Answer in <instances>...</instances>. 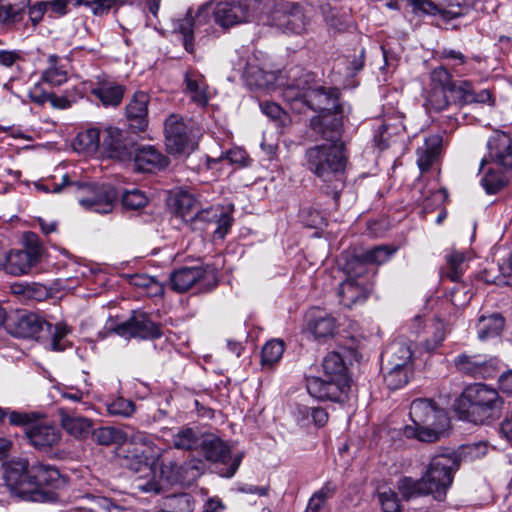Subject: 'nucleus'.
<instances>
[{
    "label": "nucleus",
    "instance_id": "obj_6",
    "mask_svg": "<svg viewBox=\"0 0 512 512\" xmlns=\"http://www.w3.org/2000/svg\"><path fill=\"white\" fill-rule=\"evenodd\" d=\"M44 248L34 233L25 236L23 249H14L5 254L6 273L13 276L29 274L40 263Z\"/></svg>",
    "mask_w": 512,
    "mask_h": 512
},
{
    "label": "nucleus",
    "instance_id": "obj_8",
    "mask_svg": "<svg viewBox=\"0 0 512 512\" xmlns=\"http://www.w3.org/2000/svg\"><path fill=\"white\" fill-rule=\"evenodd\" d=\"M137 150V144L127 131L114 126L102 129V151L111 159L120 162L131 161Z\"/></svg>",
    "mask_w": 512,
    "mask_h": 512
},
{
    "label": "nucleus",
    "instance_id": "obj_11",
    "mask_svg": "<svg viewBox=\"0 0 512 512\" xmlns=\"http://www.w3.org/2000/svg\"><path fill=\"white\" fill-rule=\"evenodd\" d=\"M308 393L321 401L344 402L348 398L350 384L348 380H337L332 377H307Z\"/></svg>",
    "mask_w": 512,
    "mask_h": 512
},
{
    "label": "nucleus",
    "instance_id": "obj_61",
    "mask_svg": "<svg viewBox=\"0 0 512 512\" xmlns=\"http://www.w3.org/2000/svg\"><path fill=\"white\" fill-rule=\"evenodd\" d=\"M428 103L430 107L436 111H443L447 109L451 105L448 91L432 89L428 97Z\"/></svg>",
    "mask_w": 512,
    "mask_h": 512
},
{
    "label": "nucleus",
    "instance_id": "obj_34",
    "mask_svg": "<svg viewBox=\"0 0 512 512\" xmlns=\"http://www.w3.org/2000/svg\"><path fill=\"white\" fill-rule=\"evenodd\" d=\"M77 512H121L120 506L104 496L85 495L74 508Z\"/></svg>",
    "mask_w": 512,
    "mask_h": 512
},
{
    "label": "nucleus",
    "instance_id": "obj_41",
    "mask_svg": "<svg viewBox=\"0 0 512 512\" xmlns=\"http://www.w3.org/2000/svg\"><path fill=\"white\" fill-rule=\"evenodd\" d=\"M74 146L79 151L95 153L102 148V130L97 127H91L78 133Z\"/></svg>",
    "mask_w": 512,
    "mask_h": 512
},
{
    "label": "nucleus",
    "instance_id": "obj_44",
    "mask_svg": "<svg viewBox=\"0 0 512 512\" xmlns=\"http://www.w3.org/2000/svg\"><path fill=\"white\" fill-rule=\"evenodd\" d=\"M66 67L60 64L57 55L52 54L48 57V67L42 74V80L52 86H60L67 81Z\"/></svg>",
    "mask_w": 512,
    "mask_h": 512
},
{
    "label": "nucleus",
    "instance_id": "obj_33",
    "mask_svg": "<svg viewBox=\"0 0 512 512\" xmlns=\"http://www.w3.org/2000/svg\"><path fill=\"white\" fill-rule=\"evenodd\" d=\"M307 328L315 339H327L335 333L336 319L324 311L317 310L311 314Z\"/></svg>",
    "mask_w": 512,
    "mask_h": 512
},
{
    "label": "nucleus",
    "instance_id": "obj_57",
    "mask_svg": "<svg viewBox=\"0 0 512 512\" xmlns=\"http://www.w3.org/2000/svg\"><path fill=\"white\" fill-rule=\"evenodd\" d=\"M148 202V198L146 195L138 190L133 189L130 191H126L122 196V204L125 208L131 210H137L144 207Z\"/></svg>",
    "mask_w": 512,
    "mask_h": 512
},
{
    "label": "nucleus",
    "instance_id": "obj_24",
    "mask_svg": "<svg viewBox=\"0 0 512 512\" xmlns=\"http://www.w3.org/2000/svg\"><path fill=\"white\" fill-rule=\"evenodd\" d=\"M183 92L195 105L205 108L210 101L209 86L204 75L199 71L190 69L184 74Z\"/></svg>",
    "mask_w": 512,
    "mask_h": 512
},
{
    "label": "nucleus",
    "instance_id": "obj_42",
    "mask_svg": "<svg viewBox=\"0 0 512 512\" xmlns=\"http://www.w3.org/2000/svg\"><path fill=\"white\" fill-rule=\"evenodd\" d=\"M504 323V318L499 313L489 316L482 315L477 326L479 339L486 340L498 336L504 327Z\"/></svg>",
    "mask_w": 512,
    "mask_h": 512
},
{
    "label": "nucleus",
    "instance_id": "obj_7",
    "mask_svg": "<svg viewBox=\"0 0 512 512\" xmlns=\"http://www.w3.org/2000/svg\"><path fill=\"white\" fill-rule=\"evenodd\" d=\"M268 24L287 34H302L307 30L309 18L304 7L296 2H277L268 15Z\"/></svg>",
    "mask_w": 512,
    "mask_h": 512
},
{
    "label": "nucleus",
    "instance_id": "obj_58",
    "mask_svg": "<svg viewBox=\"0 0 512 512\" xmlns=\"http://www.w3.org/2000/svg\"><path fill=\"white\" fill-rule=\"evenodd\" d=\"M201 461L191 460L180 465L182 484H190L201 475Z\"/></svg>",
    "mask_w": 512,
    "mask_h": 512
},
{
    "label": "nucleus",
    "instance_id": "obj_12",
    "mask_svg": "<svg viewBox=\"0 0 512 512\" xmlns=\"http://www.w3.org/2000/svg\"><path fill=\"white\" fill-rule=\"evenodd\" d=\"M212 18L214 19V3L207 2L198 8L194 17L189 10L186 17L178 21L177 29L182 34L183 45L187 52H194L193 29L210 23Z\"/></svg>",
    "mask_w": 512,
    "mask_h": 512
},
{
    "label": "nucleus",
    "instance_id": "obj_2",
    "mask_svg": "<svg viewBox=\"0 0 512 512\" xmlns=\"http://www.w3.org/2000/svg\"><path fill=\"white\" fill-rule=\"evenodd\" d=\"M4 480L12 495L25 501L47 502L53 499L50 489L59 486L61 474L55 466L37 463L29 467L27 459L17 458L5 464Z\"/></svg>",
    "mask_w": 512,
    "mask_h": 512
},
{
    "label": "nucleus",
    "instance_id": "obj_51",
    "mask_svg": "<svg viewBox=\"0 0 512 512\" xmlns=\"http://www.w3.org/2000/svg\"><path fill=\"white\" fill-rule=\"evenodd\" d=\"M194 499L188 493L170 495L165 500V508L168 512H192Z\"/></svg>",
    "mask_w": 512,
    "mask_h": 512
},
{
    "label": "nucleus",
    "instance_id": "obj_56",
    "mask_svg": "<svg viewBox=\"0 0 512 512\" xmlns=\"http://www.w3.org/2000/svg\"><path fill=\"white\" fill-rule=\"evenodd\" d=\"M84 187H86V186L83 184V182H79V181L74 182L70 179V177L67 174L63 175L62 181L60 184H53L51 187L49 185H45L42 183L35 184V188L37 190L45 192V193H50V192L60 193L66 188L82 189Z\"/></svg>",
    "mask_w": 512,
    "mask_h": 512
},
{
    "label": "nucleus",
    "instance_id": "obj_39",
    "mask_svg": "<svg viewBox=\"0 0 512 512\" xmlns=\"http://www.w3.org/2000/svg\"><path fill=\"white\" fill-rule=\"evenodd\" d=\"M397 488L401 496L406 500L431 495L432 492V490H429L423 476L419 479L406 476L401 477L397 482Z\"/></svg>",
    "mask_w": 512,
    "mask_h": 512
},
{
    "label": "nucleus",
    "instance_id": "obj_49",
    "mask_svg": "<svg viewBox=\"0 0 512 512\" xmlns=\"http://www.w3.org/2000/svg\"><path fill=\"white\" fill-rule=\"evenodd\" d=\"M130 284L147 290V293L152 297L160 296L164 293V285L155 277L146 274L132 275L130 277Z\"/></svg>",
    "mask_w": 512,
    "mask_h": 512
},
{
    "label": "nucleus",
    "instance_id": "obj_62",
    "mask_svg": "<svg viewBox=\"0 0 512 512\" xmlns=\"http://www.w3.org/2000/svg\"><path fill=\"white\" fill-rule=\"evenodd\" d=\"M77 4L88 7L95 15H103L113 8V0H77Z\"/></svg>",
    "mask_w": 512,
    "mask_h": 512
},
{
    "label": "nucleus",
    "instance_id": "obj_40",
    "mask_svg": "<svg viewBox=\"0 0 512 512\" xmlns=\"http://www.w3.org/2000/svg\"><path fill=\"white\" fill-rule=\"evenodd\" d=\"M92 94L95 95L104 106H118L124 96V87L122 85L104 82L99 87L92 90Z\"/></svg>",
    "mask_w": 512,
    "mask_h": 512
},
{
    "label": "nucleus",
    "instance_id": "obj_48",
    "mask_svg": "<svg viewBox=\"0 0 512 512\" xmlns=\"http://www.w3.org/2000/svg\"><path fill=\"white\" fill-rule=\"evenodd\" d=\"M71 333V328L63 322H58L54 326L51 325L50 330L46 334L50 335V345L55 351H64L70 346L67 336Z\"/></svg>",
    "mask_w": 512,
    "mask_h": 512
},
{
    "label": "nucleus",
    "instance_id": "obj_30",
    "mask_svg": "<svg viewBox=\"0 0 512 512\" xmlns=\"http://www.w3.org/2000/svg\"><path fill=\"white\" fill-rule=\"evenodd\" d=\"M338 296L345 307L351 308L367 299L368 290L363 282L350 276L340 284Z\"/></svg>",
    "mask_w": 512,
    "mask_h": 512
},
{
    "label": "nucleus",
    "instance_id": "obj_32",
    "mask_svg": "<svg viewBox=\"0 0 512 512\" xmlns=\"http://www.w3.org/2000/svg\"><path fill=\"white\" fill-rule=\"evenodd\" d=\"M199 448H201L205 458L209 461L226 463L229 459V446L215 434H204Z\"/></svg>",
    "mask_w": 512,
    "mask_h": 512
},
{
    "label": "nucleus",
    "instance_id": "obj_63",
    "mask_svg": "<svg viewBox=\"0 0 512 512\" xmlns=\"http://www.w3.org/2000/svg\"><path fill=\"white\" fill-rule=\"evenodd\" d=\"M6 416L9 418L10 424L26 426V428L33 425L34 424L33 422L36 419V414H34V413L9 411V410H6L5 417Z\"/></svg>",
    "mask_w": 512,
    "mask_h": 512
},
{
    "label": "nucleus",
    "instance_id": "obj_60",
    "mask_svg": "<svg viewBox=\"0 0 512 512\" xmlns=\"http://www.w3.org/2000/svg\"><path fill=\"white\" fill-rule=\"evenodd\" d=\"M431 82L433 84V89H441V90H448V88L452 85L454 82L452 80L451 74L448 72L447 69L443 67H439L434 69L431 72Z\"/></svg>",
    "mask_w": 512,
    "mask_h": 512
},
{
    "label": "nucleus",
    "instance_id": "obj_29",
    "mask_svg": "<svg viewBox=\"0 0 512 512\" xmlns=\"http://www.w3.org/2000/svg\"><path fill=\"white\" fill-rule=\"evenodd\" d=\"M412 355L410 343L404 338H398L386 347L382 353V359L384 365L411 366Z\"/></svg>",
    "mask_w": 512,
    "mask_h": 512
},
{
    "label": "nucleus",
    "instance_id": "obj_13",
    "mask_svg": "<svg viewBox=\"0 0 512 512\" xmlns=\"http://www.w3.org/2000/svg\"><path fill=\"white\" fill-rule=\"evenodd\" d=\"M115 332L124 338L156 339L162 336L160 327L142 313L119 324Z\"/></svg>",
    "mask_w": 512,
    "mask_h": 512
},
{
    "label": "nucleus",
    "instance_id": "obj_37",
    "mask_svg": "<svg viewBox=\"0 0 512 512\" xmlns=\"http://www.w3.org/2000/svg\"><path fill=\"white\" fill-rule=\"evenodd\" d=\"M171 205L175 213L186 222L192 221L193 214L199 208L197 199L186 191L176 193L171 199Z\"/></svg>",
    "mask_w": 512,
    "mask_h": 512
},
{
    "label": "nucleus",
    "instance_id": "obj_55",
    "mask_svg": "<svg viewBox=\"0 0 512 512\" xmlns=\"http://www.w3.org/2000/svg\"><path fill=\"white\" fill-rule=\"evenodd\" d=\"M110 415L130 417L135 411V405L131 400L119 397L107 405Z\"/></svg>",
    "mask_w": 512,
    "mask_h": 512
},
{
    "label": "nucleus",
    "instance_id": "obj_9",
    "mask_svg": "<svg viewBox=\"0 0 512 512\" xmlns=\"http://www.w3.org/2000/svg\"><path fill=\"white\" fill-rule=\"evenodd\" d=\"M165 145L170 154H189L195 148L190 137V130L184 119L176 114H171L164 123Z\"/></svg>",
    "mask_w": 512,
    "mask_h": 512
},
{
    "label": "nucleus",
    "instance_id": "obj_4",
    "mask_svg": "<svg viewBox=\"0 0 512 512\" xmlns=\"http://www.w3.org/2000/svg\"><path fill=\"white\" fill-rule=\"evenodd\" d=\"M502 405L498 391L482 383L466 387L455 403L462 417L476 424L499 418Z\"/></svg>",
    "mask_w": 512,
    "mask_h": 512
},
{
    "label": "nucleus",
    "instance_id": "obj_16",
    "mask_svg": "<svg viewBox=\"0 0 512 512\" xmlns=\"http://www.w3.org/2000/svg\"><path fill=\"white\" fill-rule=\"evenodd\" d=\"M130 443L135 446V452L131 457L137 460V467L130 464V468L138 472L143 467L149 472H153L151 465L154 464V459L159 456L153 438L145 432L137 431L130 436Z\"/></svg>",
    "mask_w": 512,
    "mask_h": 512
},
{
    "label": "nucleus",
    "instance_id": "obj_21",
    "mask_svg": "<svg viewBox=\"0 0 512 512\" xmlns=\"http://www.w3.org/2000/svg\"><path fill=\"white\" fill-rule=\"evenodd\" d=\"M447 91L451 105L459 108L471 103H487L491 99L489 90L484 89L475 93L471 82L467 80L454 81Z\"/></svg>",
    "mask_w": 512,
    "mask_h": 512
},
{
    "label": "nucleus",
    "instance_id": "obj_36",
    "mask_svg": "<svg viewBox=\"0 0 512 512\" xmlns=\"http://www.w3.org/2000/svg\"><path fill=\"white\" fill-rule=\"evenodd\" d=\"M395 252L394 249H390L388 246H376L372 249L366 250L362 252L360 255L356 257V259L350 263L352 267L358 266L360 271L356 273L360 275L364 270L363 265L365 264H375L380 265L385 263L391 255Z\"/></svg>",
    "mask_w": 512,
    "mask_h": 512
},
{
    "label": "nucleus",
    "instance_id": "obj_22",
    "mask_svg": "<svg viewBox=\"0 0 512 512\" xmlns=\"http://www.w3.org/2000/svg\"><path fill=\"white\" fill-rule=\"evenodd\" d=\"M83 184L86 187L82 189L72 188L75 192L86 189L91 191L90 196L79 198V203L83 207L102 214L112 210L113 202L116 199L115 191L112 188L106 186L93 188L86 183Z\"/></svg>",
    "mask_w": 512,
    "mask_h": 512
},
{
    "label": "nucleus",
    "instance_id": "obj_15",
    "mask_svg": "<svg viewBox=\"0 0 512 512\" xmlns=\"http://www.w3.org/2000/svg\"><path fill=\"white\" fill-rule=\"evenodd\" d=\"M250 16V4L241 1L214 3V22L228 28L246 22Z\"/></svg>",
    "mask_w": 512,
    "mask_h": 512
},
{
    "label": "nucleus",
    "instance_id": "obj_50",
    "mask_svg": "<svg viewBox=\"0 0 512 512\" xmlns=\"http://www.w3.org/2000/svg\"><path fill=\"white\" fill-rule=\"evenodd\" d=\"M481 182L488 194H495L507 185L508 178L503 171L489 168Z\"/></svg>",
    "mask_w": 512,
    "mask_h": 512
},
{
    "label": "nucleus",
    "instance_id": "obj_28",
    "mask_svg": "<svg viewBox=\"0 0 512 512\" xmlns=\"http://www.w3.org/2000/svg\"><path fill=\"white\" fill-rule=\"evenodd\" d=\"M456 370L472 377H486L490 372L489 361L486 356L480 354L461 353L453 359Z\"/></svg>",
    "mask_w": 512,
    "mask_h": 512
},
{
    "label": "nucleus",
    "instance_id": "obj_20",
    "mask_svg": "<svg viewBox=\"0 0 512 512\" xmlns=\"http://www.w3.org/2000/svg\"><path fill=\"white\" fill-rule=\"evenodd\" d=\"M411 5L414 11H421L423 13H434L437 11L446 21L464 16L471 10L470 0H446L445 6L441 9H438L428 0H411Z\"/></svg>",
    "mask_w": 512,
    "mask_h": 512
},
{
    "label": "nucleus",
    "instance_id": "obj_10",
    "mask_svg": "<svg viewBox=\"0 0 512 512\" xmlns=\"http://www.w3.org/2000/svg\"><path fill=\"white\" fill-rule=\"evenodd\" d=\"M50 328V323L34 313L17 312L9 315L6 321V330L18 338L40 339Z\"/></svg>",
    "mask_w": 512,
    "mask_h": 512
},
{
    "label": "nucleus",
    "instance_id": "obj_1",
    "mask_svg": "<svg viewBox=\"0 0 512 512\" xmlns=\"http://www.w3.org/2000/svg\"><path fill=\"white\" fill-rule=\"evenodd\" d=\"M310 127L322 143L305 151V166L327 183L326 193L338 201L344 186L343 174L347 163L345 143L342 139V119L331 113L317 115L311 119Z\"/></svg>",
    "mask_w": 512,
    "mask_h": 512
},
{
    "label": "nucleus",
    "instance_id": "obj_23",
    "mask_svg": "<svg viewBox=\"0 0 512 512\" xmlns=\"http://www.w3.org/2000/svg\"><path fill=\"white\" fill-rule=\"evenodd\" d=\"M207 276V268L202 265L182 266L174 269L169 276L170 288L178 293L191 289Z\"/></svg>",
    "mask_w": 512,
    "mask_h": 512
},
{
    "label": "nucleus",
    "instance_id": "obj_27",
    "mask_svg": "<svg viewBox=\"0 0 512 512\" xmlns=\"http://www.w3.org/2000/svg\"><path fill=\"white\" fill-rule=\"evenodd\" d=\"M132 160H134L135 169L139 172H155L169 164L168 158L153 146L137 147Z\"/></svg>",
    "mask_w": 512,
    "mask_h": 512
},
{
    "label": "nucleus",
    "instance_id": "obj_45",
    "mask_svg": "<svg viewBox=\"0 0 512 512\" xmlns=\"http://www.w3.org/2000/svg\"><path fill=\"white\" fill-rule=\"evenodd\" d=\"M383 369L386 370L384 381L389 389H400L408 383L411 366L393 367L392 365H385Z\"/></svg>",
    "mask_w": 512,
    "mask_h": 512
},
{
    "label": "nucleus",
    "instance_id": "obj_59",
    "mask_svg": "<svg viewBox=\"0 0 512 512\" xmlns=\"http://www.w3.org/2000/svg\"><path fill=\"white\" fill-rule=\"evenodd\" d=\"M307 81H297L289 84L283 91V97L288 102L301 101L305 103Z\"/></svg>",
    "mask_w": 512,
    "mask_h": 512
},
{
    "label": "nucleus",
    "instance_id": "obj_38",
    "mask_svg": "<svg viewBox=\"0 0 512 512\" xmlns=\"http://www.w3.org/2000/svg\"><path fill=\"white\" fill-rule=\"evenodd\" d=\"M244 78L248 86L255 89H268L276 82L277 76L274 72L265 71L262 68L248 64Z\"/></svg>",
    "mask_w": 512,
    "mask_h": 512
},
{
    "label": "nucleus",
    "instance_id": "obj_35",
    "mask_svg": "<svg viewBox=\"0 0 512 512\" xmlns=\"http://www.w3.org/2000/svg\"><path fill=\"white\" fill-rule=\"evenodd\" d=\"M203 435L191 427H180L172 434L173 447L184 451L197 450L201 445Z\"/></svg>",
    "mask_w": 512,
    "mask_h": 512
},
{
    "label": "nucleus",
    "instance_id": "obj_52",
    "mask_svg": "<svg viewBox=\"0 0 512 512\" xmlns=\"http://www.w3.org/2000/svg\"><path fill=\"white\" fill-rule=\"evenodd\" d=\"M284 342L281 340L268 341L261 353V363L263 366L271 367L278 362L284 353Z\"/></svg>",
    "mask_w": 512,
    "mask_h": 512
},
{
    "label": "nucleus",
    "instance_id": "obj_26",
    "mask_svg": "<svg viewBox=\"0 0 512 512\" xmlns=\"http://www.w3.org/2000/svg\"><path fill=\"white\" fill-rule=\"evenodd\" d=\"M61 427L75 439H86L91 435L93 422L87 417L70 413L66 408L57 410Z\"/></svg>",
    "mask_w": 512,
    "mask_h": 512
},
{
    "label": "nucleus",
    "instance_id": "obj_54",
    "mask_svg": "<svg viewBox=\"0 0 512 512\" xmlns=\"http://www.w3.org/2000/svg\"><path fill=\"white\" fill-rule=\"evenodd\" d=\"M488 446L484 442H477L473 444L464 445L460 448L459 453H456L459 458L465 461H473L479 459L487 454Z\"/></svg>",
    "mask_w": 512,
    "mask_h": 512
},
{
    "label": "nucleus",
    "instance_id": "obj_19",
    "mask_svg": "<svg viewBox=\"0 0 512 512\" xmlns=\"http://www.w3.org/2000/svg\"><path fill=\"white\" fill-rule=\"evenodd\" d=\"M25 434L35 449L44 452L57 446L62 438L60 429L48 424H33L26 428Z\"/></svg>",
    "mask_w": 512,
    "mask_h": 512
},
{
    "label": "nucleus",
    "instance_id": "obj_17",
    "mask_svg": "<svg viewBox=\"0 0 512 512\" xmlns=\"http://www.w3.org/2000/svg\"><path fill=\"white\" fill-rule=\"evenodd\" d=\"M180 465L174 461H162L159 469V477L153 472V477L145 482H140L137 487L146 493L159 494L166 485L180 483Z\"/></svg>",
    "mask_w": 512,
    "mask_h": 512
},
{
    "label": "nucleus",
    "instance_id": "obj_46",
    "mask_svg": "<svg viewBox=\"0 0 512 512\" xmlns=\"http://www.w3.org/2000/svg\"><path fill=\"white\" fill-rule=\"evenodd\" d=\"M91 436L96 443L105 446L120 444L127 439L126 434L122 430L110 426L97 429L92 428Z\"/></svg>",
    "mask_w": 512,
    "mask_h": 512
},
{
    "label": "nucleus",
    "instance_id": "obj_5",
    "mask_svg": "<svg viewBox=\"0 0 512 512\" xmlns=\"http://www.w3.org/2000/svg\"><path fill=\"white\" fill-rule=\"evenodd\" d=\"M459 469V458L454 451L446 450L443 453L435 454L422 474L431 496L437 501L446 498L448 489L454 479V473Z\"/></svg>",
    "mask_w": 512,
    "mask_h": 512
},
{
    "label": "nucleus",
    "instance_id": "obj_3",
    "mask_svg": "<svg viewBox=\"0 0 512 512\" xmlns=\"http://www.w3.org/2000/svg\"><path fill=\"white\" fill-rule=\"evenodd\" d=\"M409 415L413 424L404 427L403 433L407 438L432 443L444 436L449 428L446 412L432 399H415L410 405Z\"/></svg>",
    "mask_w": 512,
    "mask_h": 512
},
{
    "label": "nucleus",
    "instance_id": "obj_18",
    "mask_svg": "<svg viewBox=\"0 0 512 512\" xmlns=\"http://www.w3.org/2000/svg\"><path fill=\"white\" fill-rule=\"evenodd\" d=\"M488 158L505 170L512 169V139L509 134L496 131L487 142Z\"/></svg>",
    "mask_w": 512,
    "mask_h": 512
},
{
    "label": "nucleus",
    "instance_id": "obj_43",
    "mask_svg": "<svg viewBox=\"0 0 512 512\" xmlns=\"http://www.w3.org/2000/svg\"><path fill=\"white\" fill-rule=\"evenodd\" d=\"M324 375L337 380H348L350 378L347 373V367L343 357L338 352L329 353L322 363Z\"/></svg>",
    "mask_w": 512,
    "mask_h": 512
},
{
    "label": "nucleus",
    "instance_id": "obj_64",
    "mask_svg": "<svg viewBox=\"0 0 512 512\" xmlns=\"http://www.w3.org/2000/svg\"><path fill=\"white\" fill-rule=\"evenodd\" d=\"M379 502L384 512H397L399 509V501L397 494L392 491H383L378 495Z\"/></svg>",
    "mask_w": 512,
    "mask_h": 512
},
{
    "label": "nucleus",
    "instance_id": "obj_25",
    "mask_svg": "<svg viewBox=\"0 0 512 512\" xmlns=\"http://www.w3.org/2000/svg\"><path fill=\"white\" fill-rule=\"evenodd\" d=\"M149 95L143 91L134 93L126 106V117L129 126L138 132L144 131L148 126Z\"/></svg>",
    "mask_w": 512,
    "mask_h": 512
},
{
    "label": "nucleus",
    "instance_id": "obj_14",
    "mask_svg": "<svg viewBox=\"0 0 512 512\" xmlns=\"http://www.w3.org/2000/svg\"><path fill=\"white\" fill-rule=\"evenodd\" d=\"M339 91L336 88H325L318 86L308 87L306 91L305 104L315 111H321L320 115L331 113L342 119L341 108L337 104Z\"/></svg>",
    "mask_w": 512,
    "mask_h": 512
},
{
    "label": "nucleus",
    "instance_id": "obj_53",
    "mask_svg": "<svg viewBox=\"0 0 512 512\" xmlns=\"http://www.w3.org/2000/svg\"><path fill=\"white\" fill-rule=\"evenodd\" d=\"M465 260L466 255L463 252L453 251L449 255H447V263L450 269L447 276L453 282H459L461 280L464 272Z\"/></svg>",
    "mask_w": 512,
    "mask_h": 512
},
{
    "label": "nucleus",
    "instance_id": "obj_47",
    "mask_svg": "<svg viewBox=\"0 0 512 512\" xmlns=\"http://www.w3.org/2000/svg\"><path fill=\"white\" fill-rule=\"evenodd\" d=\"M28 5L29 0H1L0 20L5 23L19 21Z\"/></svg>",
    "mask_w": 512,
    "mask_h": 512
},
{
    "label": "nucleus",
    "instance_id": "obj_31",
    "mask_svg": "<svg viewBox=\"0 0 512 512\" xmlns=\"http://www.w3.org/2000/svg\"><path fill=\"white\" fill-rule=\"evenodd\" d=\"M443 138L435 134L427 137L423 146L417 149V165L422 172L428 171L438 160L442 149Z\"/></svg>",
    "mask_w": 512,
    "mask_h": 512
}]
</instances>
